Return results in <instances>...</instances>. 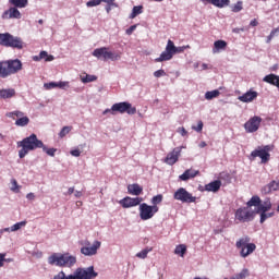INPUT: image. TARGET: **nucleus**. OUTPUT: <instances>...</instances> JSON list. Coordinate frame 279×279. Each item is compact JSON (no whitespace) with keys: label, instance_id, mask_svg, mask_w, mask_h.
Listing matches in <instances>:
<instances>
[{"label":"nucleus","instance_id":"obj_64","mask_svg":"<svg viewBox=\"0 0 279 279\" xmlns=\"http://www.w3.org/2000/svg\"><path fill=\"white\" fill-rule=\"evenodd\" d=\"M82 195H83L82 191H75L74 192V196L77 197V198L82 197Z\"/></svg>","mask_w":279,"mask_h":279},{"label":"nucleus","instance_id":"obj_23","mask_svg":"<svg viewBox=\"0 0 279 279\" xmlns=\"http://www.w3.org/2000/svg\"><path fill=\"white\" fill-rule=\"evenodd\" d=\"M202 3H210L215 8H226L230 5V0H199Z\"/></svg>","mask_w":279,"mask_h":279},{"label":"nucleus","instance_id":"obj_37","mask_svg":"<svg viewBox=\"0 0 279 279\" xmlns=\"http://www.w3.org/2000/svg\"><path fill=\"white\" fill-rule=\"evenodd\" d=\"M24 112L20 110L11 111L5 114L9 119H20L21 117H24Z\"/></svg>","mask_w":279,"mask_h":279},{"label":"nucleus","instance_id":"obj_31","mask_svg":"<svg viewBox=\"0 0 279 279\" xmlns=\"http://www.w3.org/2000/svg\"><path fill=\"white\" fill-rule=\"evenodd\" d=\"M15 125L17 128H26V125H29V118L27 116H22L21 118H17L15 121Z\"/></svg>","mask_w":279,"mask_h":279},{"label":"nucleus","instance_id":"obj_29","mask_svg":"<svg viewBox=\"0 0 279 279\" xmlns=\"http://www.w3.org/2000/svg\"><path fill=\"white\" fill-rule=\"evenodd\" d=\"M81 82L83 84H90V82H97V75L83 73L81 75Z\"/></svg>","mask_w":279,"mask_h":279},{"label":"nucleus","instance_id":"obj_40","mask_svg":"<svg viewBox=\"0 0 279 279\" xmlns=\"http://www.w3.org/2000/svg\"><path fill=\"white\" fill-rule=\"evenodd\" d=\"M279 35V26L274 28L270 34L267 36L266 43L267 45H269V43H271V40H274V38H276V36Z\"/></svg>","mask_w":279,"mask_h":279},{"label":"nucleus","instance_id":"obj_25","mask_svg":"<svg viewBox=\"0 0 279 279\" xmlns=\"http://www.w3.org/2000/svg\"><path fill=\"white\" fill-rule=\"evenodd\" d=\"M128 192L130 195H135L136 197H138V195L143 193V186L138 185V183L130 184L128 185Z\"/></svg>","mask_w":279,"mask_h":279},{"label":"nucleus","instance_id":"obj_52","mask_svg":"<svg viewBox=\"0 0 279 279\" xmlns=\"http://www.w3.org/2000/svg\"><path fill=\"white\" fill-rule=\"evenodd\" d=\"M12 73H14V71H0V77L2 78L10 77Z\"/></svg>","mask_w":279,"mask_h":279},{"label":"nucleus","instance_id":"obj_22","mask_svg":"<svg viewBox=\"0 0 279 279\" xmlns=\"http://www.w3.org/2000/svg\"><path fill=\"white\" fill-rule=\"evenodd\" d=\"M269 210H271V201H269V198H267L263 203H259L258 207L255 208L256 215L260 213H269Z\"/></svg>","mask_w":279,"mask_h":279},{"label":"nucleus","instance_id":"obj_49","mask_svg":"<svg viewBox=\"0 0 279 279\" xmlns=\"http://www.w3.org/2000/svg\"><path fill=\"white\" fill-rule=\"evenodd\" d=\"M19 189H20L19 182H16L15 179H12V180H11V191H12L13 193H19Z\"/></svg>","mask_w":279,"mask_h":279},{"label":"nucleus","instance_id":"obj_58","mask_svg":"<svg viewBox=\"0 0 279 279\" xmlns=\"http://www.w3.org/2000/svg\"><path fill=\"white\" fill-rule=\"evenodd\" d=\"M26 199H28L29 202H34V199H36V195L31 192L26 195Z\"/></svg>","mask_w":279,"mask_h":279},{"label":"nucleus","instance_id":"obj_48","mask_svg":"<svg viewBox=\"0 0 279 279\" xmlns=\"http://www.w3.org/2000/svg\"><path fill=\"white\" fill-rule=\"evenodd\" d=\"M104 0H90L86 2L87 8H95L100 5Z\"/></svg>","mask_w":279,"mask_h":279},{"label":"nucleus","instance_id":"obj_38","mask_svg":"<svg viewBox=\"0 0 279 279\" xmlns=\"http://www.w3.org/2000/svg\"><path fill=\"white\" fill-rule=\"evenodd\" d=\"M218 95H220V92L218 89L206 92L205 99H207V101H210V99L217 98Z\"/></svg>","mask_w":279,"mask_h":279},{"label":"nucleus","instance_id":"obj_33","mask_svg":"<svg viewBox=\"0 0 279 279\" xmlns=\"http://www.w3.org/2000/svg\"><path fill=\"white\" fill-rule=\"evenodd\" d=\"M260 205V197L258 196H253L251 199L246 203L247 208H252V206H255V208H258Z\"/></svg>","mask_w":279,"mask_h":279},{"label":"nucleus","instance_id":"obj_44","mask_svg":"<svg viewBox=\"0 0 279 279\" xmlns=\"http://www.w3.org/2000/svg\"><path fill=\"white\" fill-rule=\"evenodd\" d=\"M46 90H53V88H59V82H49L44 84Z\"/></svg>","mask_w":279,"mask_h":279},{"label":"nucleus","instance_id":"obj_17","mask_svg":"<svg viewBox=\"0 0 279 279\" xmlns=\"http://www.w3.org/2000/svg\"><path fill=\"white\" fill-rule=\"evenodd\" d=\"M21 11L16 7H11L2 13L1 19L8 21L10 19H21Z\"/></svg>","mask_w":279,"mask_h":279},{"label":"nucleus","instance_id":"obj_45","mask_svg":"<svg viewBox=\"0 0 279 279\" xmlns=\"http://www.w3.org/2000/svg\"><path fill=\"white\" fill-rule=\"evenodd\" d=\"M243 10V1H238L235 4L231 7V12L238 13Z\"/></svg>","mask_w":279,"mask_h":279},{"label":"nucleus","instance_id":"obj_19","mask_svg":"<svg viewBox=\"0 0 279 279\" xmlns=\"http://www.w3.org/2000/svg\"><path fill=\"white\" fill-rule=\"evenodd\" d=\"M276 191H279V180L271 181L262 187L263 195H269V193H274Z\"/></svg>","mask_w":279,"mask_h":279},{"label":"nucleus","instance_id":"obj_1","mask_svg":"<svg viewBox=\"0 0 279 279\" xmlns=\"http://www.w3.org/2000/svg\"><path fill=\"white\" fill-rule=\"evenodd\" d=\"M17 147H21L19 150V158L23 159L29 151H35V149H40L43 147V141L38 140L36 134H31L29 136L17 142Z\"/></svg>","mask_w":279,"mask_h":279},{"label":"nucleus","instance_id":"obj_60","mask_svg":"<svg viewBox=\"0 0 279 279\" xmlns=\"http://www.w3.org/2000/svg\"><path fill=\"white\" fill-rule=\"evenodd\" d=\"M4 260H5V253H0V267H3Z\"/></svg>","mask_w":279,"mask_h":279},{"label":"nucleus","instance_id":"obj_21","mask_svg":"<svg viewBox=\"0 0 279 279\" xmlns=\"http://www.w3.org/2000/svg\"><path fill=\"white\" fill-rule=\"evenodd\" d=\"M196 175H199V171L193 170V169H187L184 171V173L179 175V180H181L182 182H186L187 180L196 178Z\"/></svg>","mask_w":279,"mask_h":279},{"label":"nucleus","instance_id":"obj_42","mask_svg":"<svg viewBox=\"0 0 279 279\" xmlns=\"http://www.w3.org/2000/svg\"><path fill=\"white\" fill-rule=\"evenodd\" d=\"M72 130L73 126H63L58 134L59 138H64Z\"/></svg>","mask_w":279,"mask_h":279},{"label":"nucleus","instance_id":"obj_27","mask_svg":"<svg viewBox=\"0 0 279 279\" xmlns=\"http://www.w3.org/2000/svg\"><path fill=\"white\" fill-rule=\"evenodd\" d=\"M16 95L14 88L0 89V99H12Z\"/></svg>","mask_w":279,"mask_h":279},{"label":"nucleus","instance_id":"obj_46","mask_svg":"<svg viewBox=\"0 0 279 279\" xmlns=\"http://www.w3.org/2000/svg\"><path fill=\"white\" fill-rule=\"evenodd\" d=\"M60 90H69L71 88V83L69 81H59Z\"/></svg>","mask_w":279,"mask_h":279},{"label":"nucleus","instance_id":"obj_39","mask_svg":"<svg viewBox=\"0 0 279 279\" xmlns=\"http://www.w3.org/2000/svg\"><path fill=\"white\" fill-rule=\"evenodd\" d=\"M138 14H143V5L134 7L130 15V19H136Z\"/></svg>","mask_w":279,"mask_h":279},{"label":"nucleus","instance_id":"obj_5","mask_svg":"<svg viewBox=\"0 0 279 279\" xmlns=\"http://www.w3.org/2000/svg\"><path fill=\"white\" fill-rule=\"evenodd\" d=\"M92 56H94V58H97V60H104L105 62L108 60H111V62H117V60H121V53L110 51V48L108 47L96 48L92 52Z\"/></svg>","mask_w":279,"mask_h":279},{"label":"nucleus","instance_id":"obj_62","mask_svg":"<svg viewBox=\"0 0 279 279\" xmlns=\"http://www.w3.org/2000/svg\"><path fill=\"white\" fill-rule=\"evenodd\" d=\"M233 34H241V32H245V28H233Z\"/></svg>","mask_w":279,"mask_h":279},{"label":"nucleus","instance_id":"obj_63","mask_svg":"<svg viewBox=\"0 0 279 279\" xmlns=\"http://www.w3.org/2000/svg\"><path fill=\"white\" fill-rule=\"evenodd\" d=\"M251 27H256L258 25V21L256 19L252 20L250 23Z\"/></svg>","mask_w":279,"mask_h":279},{"label":"nucleus","instance_id":"obj_47","mask_svg":"<svg viewBox=\"0 0 279 279\" xmlns=\"http://www.w3.org/2000/svg\"><path fill=\"white\" fill-rule=\"evenodd\" d=\"M162 203V194H158L151 198V206H158V204Z\"/></svg>","mask_w":279,"mask_h":279},{"label":"nucleus","instance_id":"obj_57","mask_svg":"<svg viewBox=\"0 0 279 279\" xmlns=\"http://www.w3.org/2000/svg\"><path fill=\"white\" fill-rule=\"evenodd\" d=\"M185 47H175L174 46V50L172 51V56L174 53H182V51H184Z\"/></svg>","mask_w":279,"mask_h":279},{"label":"nucleus","instance_id":"obj_18","mask_svg":"<svg viewBox=\"0 0 279 279\" xmlns=\"http://www.w3.org/2000/svg\"><path fill=\"white\" fill-rule=\"evenodd\" d=\"M256 97H258V92H254V90L250 89L242 96H239L238 99H239V101H242V104H250V102L254 101V99H256Z\"/></svg>","mask_w":279,"mask_h":279},{"label":"nucleus","instance_id":"obj_2","mask_svg":"<svg viewBox=\"0 0 279 279\" xmlns=\"http://www.w3.org/2000/svg\"><path fill=\"white\" fill-rule=\"evenodd\" d=\"M48 264L54 265L56 267H75L77 264V257L75 255H71L70 253H53L48 257Z\"/></svg>","mask_w":279,"mask_h":279},{"label":"nucleus","instance_id":"obj_32","mask_svg":"<svg viewBox=\"0 0 279 279\" xmlns=\"http://www.w3.org/2000/svg\"><path fill=\"white\" fill-rule=\"evenodd\" d=\"M250 276V270L247 268H243L240 272L230 277V279H245Z\"/></svg>","mask_w":279,"mask_h":279},{"label":"nucleus","instance_id":"obj_26","mask_svg":"<svg viewBox=\"0 0 279 279\" xmlns=\"http://www.w3.org/2000/svg\"><path fill=\"white\" fill-rule=\"evenodd\" d=\"M227 47L228 43H226V40H216L214 43L213 53H219L220 51L226 50Z\"/></svg>","mask_w":279,"mask_h":279},{"label":"nucleus","instance_id":"obj_7","mask_svg":"<svg viewBox=\"0 0 279 279\" xmlns=\"http://www.w3.org/2000/svg\"><path fill=\"white\" fill-rule=\"evenodd\" d=\"M234 217L235 221H240V223H250V221H254L256 210L247 206L240 207L235 210Z\"/></svg>","mask_w":279,"mask_h":279},{"label":"nucleus","instance_id":"obj_12","mask_svg":"<svg viewBox=\"0 0 279 279\" xmlns=\"http://www.w3.org/2000/svg\"><path fill=\"white\" fill-rule=\"evenodd\" d=\"M182 149H186V146L175 147L172 151H170L166 156L163 162H166V165H169L170 167H173V165H175V162H178V160H180Z\"/></svg>","mask_w":279,"mask_h":279},{"label":"nucleus","instance_id":"obj_9","mask_svg":"<svg viewBox=\"0 0 279 279\" xmlns=\"http://www.w3.org/2000/svg\"><path fill=\"white\" fill-rule=\"evenodd\" d=\"M173 199L182 202V204H195L197 197L193 196L186 189L180 187L174 192Z\"/></svg>","mask_w":279,"mask_h":279},{"label":"nucleus","instance_id":"obj_55","mask_svg":"<svg viewBox=\"0 0 279 279\" xmlns=\"http://www.w3.org/2000/svg\"><path fill=\"white\" fill-rule=\"evenodd\" d=\"M104 116L106 114H117V111L113 110V105L111 106L110 109H106L104 112H102Z\"/></svg>","mask_w":279,"mask_h":279},{"label":"nucleus","instance_id":"obj_50","mask_svg":"<svg viewBox=\"0 0 279 279\" xmlns=\"http://www.w3.org/2000/svg\"><path fill=\"white\" fill-rule=\"evenodd\" d=\"M192 130H194V132H198V133L202 132L204 130V122L202 120H199L197 122L196 126L195 125L192 126Z\"/></svg>","mask_w":279,"mask_h":279},{"label":"nucleus","instance_id":"obj_3","mask_svg":"<svg viewBox=\"0 0 279 279\" xmlns=\"http://www.w3.org/2000/svg\"><path fill=\"white\" fill-rule=\"evenodd\" d=\"M250 241V236L245 235L235 242V247L239 250L241 258H247V256H252L256 252V244Z\"/></svg>","mask_w":279,"mask_h":279},{"label":"nucleus","instance_id":"obj_61","mask_svg":"<svg viewBox=\"0 0 279 279\" xmlns=\"http://www.w3.org/2000/svg\"><path fill=\"white\" fill-rule=\"evenodd\" d=\"M4 232H12V227L0 229V234H3Z\"/></svg>","mask_w":279,"mask_h":279},{"label":"nucleus","instance_id":"obj_56","mask_svg":"<svg viewBox=\"0 0 279 279\" xmlns=\"http://www.w3.org/2000/svg\"><path fill=\"white\" fill-rule=\"evenodd\" d=\"M165 75H167V73L165 71H155L154 72L155 77H165Z\"/></svg>","mask_w":279,"mask_h":279},{"label":"nucleus","instance_id":"obj_34","mask_svg":"<svg viewBox=\"0 0 279 279\" xmlns=\"http://www.w3.org/2000/svg\"><path fill=\"white\" fill-rule=\"evenodd\" d=\"M174 254L177 256H181V258H184V254H186V246L184 244H179L174 248Z\"/></svg>","mask_w":279,"mask_h":279},{"label":"nucleus","instance_id":"obj_54","mask_svg":"<svg viewBox=\"0 0 279 279\" xmlns=\"http://www.w3.org/2000/svg\"><path fill=\"white\" fill-rule=\"evenodd\" d=\"M136 29V25H132L130 26L126 31H125V34L128 36H132V34H134V31Z\"/></svg>","mask_w":279,"mask_h":279},{"label":"nucleus","instance_id":"obj_8","mask_svg":"<svg viewBox=\"0 0 279 279\" xmlns=\"http://www.w3.org/2000/svg\"><path fill=\"white\" fill-rule=\"evenodd\" d=\"M140 218L142 221H149V219H153L154 215L158 213L159 208L158 206H151L147 203L140 204Z\"/></svg>","mask_w":279,"mask_h":279},{"label":"nucleus","instance_id":"obj_11","mask_svg":"<svg viewBox=\"0 0 279 279\" xmlns=\"http://www.w3.org/2000/svg\"><path fill=\"white\" fill-rule=\"evenodd\" d=\"M260 123H263V118L254 116L244 123V130L247 134H254V132H258Z\"/></svg>","mask_w":279,"mask_h":279},{"label":"nucleus","instance_id":"obj_53","mask_svg":"<svg viewBox=\"0 0 279 279\" xmlns=\"http://www.w3.org/2000/svg\"><path fill=\"white\" fill-rule=\"evenodd\" d=\"M178 134H181L182 136H186V134H189V131H186V129H184L183 126H180L177 129Z\"/></svg>","mask_w":279,"mask_h":279},{"label":"nucleus","instance_id":"obj_16","mask_svg":"<svg viewBox=\"0 0 279 279\" xmlns=\"http://www.w3.org/2000/svg\"><path fill=\"white\" fill-rule=\"evenodd\" d=\"M143 202V197H130L126 196L119 201V204L122 206V208H134V206H141V203Z\"/></svg>","mask_w":279,"mask_h":279},{"label":"nucleus","instance_id":"obj_36","mask_svg":"<svg viewBox=\"0 0 279 279\" xmlns=\"http://www.w3.org/2000/svg\"><path fill=\"white\" fill-rule=\"evenodd\" d=\"M40 149H43V151H45V154H47V156H50L51 158H53V156H56V153L58 151V149L56 148L47 147L45 143H43V146L40 147Z\"/></svg>","mask_w":279,"mask_h":279},{"label":"nucleus","instance_id":"obj_6","mask_svg":"<svg viewBox=\"0 0 279 279\" xmlns=\"http://www.w3.org/2000/svg\"><path fill=\"white\" fill-rule=\"evenodd\" d=\"M271 149V145L258 146L251 153L248 160L253 161L256 160V158H260L262 165H267V162H269V158H271V154H269Z\"/></svg>","mask_w":279,"mask_h":279},{"label":"nucleus","instance_id":"obj_24","mask_svg":"<svg viewBox=\"0 0 279 279\" xmlns=\"http://www.w3.org/2000/svg\"><path fill=\"white\" fill-rule=\"evenodd\" d=\"M221 189V181L216 180L205 185V191L208 193H217Z\"/></svg>","mask_w":279,"mask_h":279},{"label":"nucleus","instance_id":"obj_20","mask_svg":"<svg viewBox=\"0 0 279 279\" xmlns=\"http://www.w3.org/2000/svg\"><path fill=\"white\" fill-rule=\"evenodd\" d=\"M34 62H40V60H45V62H53L56 58L53 54H49L47 51L43 50L38 56L33 57Z\"/></svg>","mask_w":279,"mask_h":279},{"label":"nucleus","instance_id":"obj_15","mask_svg":"<svg viewBox=\"0 0 279 279\" xmlns=\"http://www.w3.org/2000/svg\"><path fill=\"white\" fill-rule=\"evenodd\" d=\"M21 69L23 63L19 59L0 62V71H21Z\"/></svg>","mask_w":279,"mask_h":279},{"label":"nucleus","instance_id":"obj_10","mask_svg":"<svg viewBox=\"0 0 279 279\" xmlns=\"http://www.w3.org/2000/svg\"><path fill=\"white\" fill-rule=\"evenodd\" d=\"M82 245L83 246L81 247V254H83V256L90 257V256H97V252L101 247V242L96 240L90 245V242L86 240L85 242L82 243Z\"/></svg>","mask_w":279,"mask_h":279},{"label":"nucleus","instance_id":"obj_51","mask_svg":"<svg viewBox=\"0 0 279 279\" xmlns=\"http://www.w3.org/2000/svg\"><path fill=\"white\" fill-rule=\"evenodd\" d=\"M71 156H73L74 158H80V156H82V150H80V148H74L70 151Z\"/></svg>","mask_w":279,"mask_h":279},{"label":"nucleus","instance_id":"obj_41","mask_svg":"<svg viewBox=\"0 0 279 279\" xmlns=\"http://www.w3.org/2000/svg\"><path fill=\"white\" fill-rule=\"evenodd\" d=\"M25 226H27V221L16 222L13 226H11V231L19 232V230H21V228H25Z\"/></svg>","mask_w":279,"mask_h":279},{"label":"nucleus","instance_id":"obj_4","mask_svg":"<svg viewBox=\"0 0 279 279\" xmlns=\"http://www.w3.org/2000/svg\"><path fill=\"white\" fill-rule=\"evenodd\" d=\"M0 45L2 47H11L12 49H23L25 43L19 36H14L10 33H0Z\"/></svg>","mask_w":279,"mask_h":279},{"label":"nucleus","instance_id":"obj_28","mask_svg":"<svg viewBox=\"0 0 279 279\" xmlns=\"http://www.w3.org/2000/svg\"><path fill=\"white\" fill-rule=\"evenodd\" d=\"M264 82L267 84H272V86H277L279 88V76L276 74H269L264 77Z\"/></svg>","mask_w":279,"mask_h":279},{"label":"nucleus","instance_id":"obj_14","mask_svg":"<svg viewBox=\"0 0 279 279\" xmlns=\"http://www.w3.org/2000/svg\"><path fill=\"white\" fill-rule=\"evenodd\" d=\"M113 110L120 112V114H136V107H132V104L128 101L113 104Z\"/></svg>","mask_w":279,"mask_h":279},{"label":"nucleus","instance_id":"obj_13","mask_svg":"<svg viewBox=\"0 0 279 279\" xmlns=\"http://www.w3.org/2000/svg\"><path fill=\"white\" fill-rule=\"evenodd\" d=\"M173 51H175V44L169 39L166 50L161 52L159 58L155 59V62H167V60H171L173 58Z\"/></svg>","mask_w":279,"mask_h":279},{"label":"nucleus","instance_id":"obj_35","mask_svg":"<svg viewBox=\"0 0 279 279\" xmlns=\"http://www.w3.org/2000/svg\"><path fill=\"white\" fill-rule=\"evenodd\" d=\"M154 248L147 246L146 248L142 250L141 252L136 253V258H141L142 260H145L147 258V254L151 252Z\"/></svg>","mask_w":279,"mask_h":279},{"label":"nucleus","instance_id":"obj_59","mask_svg":"<svg viewBox=\"0 0 279 279\" xmlns=\"http://www.w3.org/2000/svg\"><path fill=\"white\" fill-rule=\"evenodd\" d=\"M201 69L203 70V71H208V70H210V69H213L209 64H206V63H201Z\"/></svg>","mask_w":279,"mask_h":279},{"label":"nucleus","instance_id":"obj_43","mask_svg":"<svg viewBox=\"0 0 279 279\" xmlns=\"http://www.w3.org/2000/svg\"><path fill=\"white\" fill-rule=\"evenodd\" d=\"M259 215H260L259 223H265V221H267V219L274 217V213L267 214V211H262V213H259Z\"/></svg>","mask_w":279,"mask_h":279},{"label":"nucleus","instance_id":"obj_30","mask_svg":"<svg viewBox=\"0 0 279 279\" xmlns=\"http://www.w3.org/2000/svg\"><path fill=\"white\" fill-rule=\"evenodd\" d=\"M10 5L16 9L27 8L28 0H9Z\"/></svg>","mask_w":279,"mask_h":279}]
</instances>
